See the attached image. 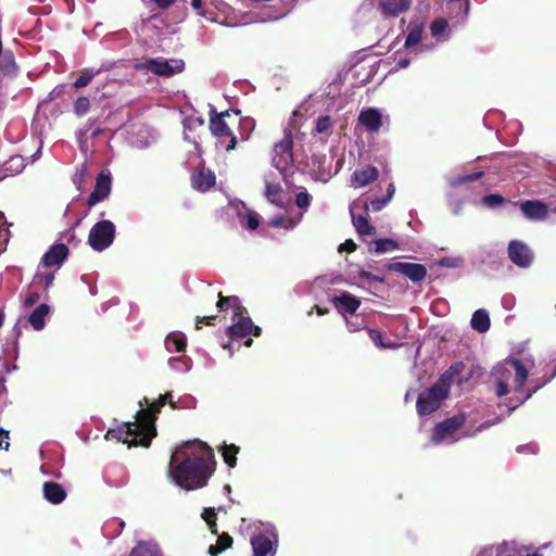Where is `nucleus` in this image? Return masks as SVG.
Segmentation results:
<instances>
[{
	"instance_id": "f257e3e1",
	"label": "nucleus",
	"mask_w": 556,
	"mask_h": 556,
	"mask_svg": "<svg viewBox=\"0 0 556 556\" xmlns=\"http://www.w3.org/2000/svg\"><path fill=\"white\" fill-rule=\"evenodd\" d=\"M534 368V358L531 354L508 356L498 362L491 371L490 383L497 397L508 396L505 406L508 413L515 410L529 400L540 387L525 390L530 371Z\"/></svg>"
},
{
	"instance_id": "f03ea898",
	"label": "nucleus",
	"mask_w": 556,
	"mask_h": 556,
	"mask_svg": "<svg viewBox=\"0 0 556 556\" xmlns=\"http://www.w3.org/2000/svg\"><path fill=\"white\" fill-rule=\"evenodd\" d=\"M213 471L214 454L206 443L198 440L187 442L172 454L169 477L182 489L204 486Z\"/></svg>"
},
{
	"instance_id": "7ed1b4c3",
	"label": "nucleus",
	"mask_w": 556,
	"mask_h": 556,
	"mask_svg": "<svg viewBox=\"0 0 556 556\" xmlns=\"http://www.w3.org/2000/svg\"><path fill=\"white\" fill-rule=\"evenodd\" d=\"M134 422H127L116 429H110L105 439H115L128 445L149 446L156 429L153 427L149 412H137Z\"/></svg>"
},
{
	"instance_id": "20e7f679",
	"label": "nucleus",
	"mask_w": 556,
	"mask_h": 556,
	"mask_svg": "<svg viewBox=\"0 0 556 556\" xmlns=\"http://www.w3.org/2000/svg\"><path fill=\"white\" fill-rule=\"evenodd\" d=\"M217 307L220 311H231L232 324L226 329V333L229 338L240 339L249 334H253L254 337L261 336L262 329L253 324L247 308L241 305L238 296L225 298L219 294Z\"/></svg>"
},
{
	"instance_id": "39448f33",
	"label": "nucleus",
	"mask_w": 556,
	"mask_h": 556,
	"mask_svg": "<svg viewBox=\"0 0 556 556\" xmlns=\"http://www.w3.org/2000/svg\"><path fill=\"white\" fill-rule=\"evenodd\" d=\"M458 374L457 366H451L437 382L419 393L416 408L419 416H429L438 410L443 401L447 399L454 377Z\"/></svg>"
},
{
	"instance_id": "423d86ee",
	"label": "nucleus",
	"mask_w": 556,
	"mask_h": 556,
	"mask_svg": "<svg viewBox=\"0 0 556 556\" xmlns=\"http://www.w3.org/2000/svg\"><path fill=\"white\" fill-rule=\"evenodd\" d=\"M253 556H275L279 544V534L271 522L254 521L248 527Z\"/></svg>"
},
{
	"instance_id": "0eeeda50",
	"label": "nucleus",
	"mask_w": 556,
	"mask_h": 556,
	"mask_svg": "<svg viewBox=\"0 0 556 556\" xmlns=\"http://www.w3.org/2000/svg\"><path fill=\"white\" fill-rule=\"evenodd\" d=\"M115 225L108 219L96 223L88 235V244L96 252L110 248L115 239Z\"/></svg>"
},
{
	"instance_id": "6e6552de",
	"label": "nucleus",
	"mask_w": 556,
	"mask_h": 556,
	"mask_svg": "<svg viewBox=\"0 0 556 556\" xmlns=\"http://www.w3.org/2000/svg\"><path fill=\"white\" fill-rule=\"evenodd\" d=\"M465 417L463 415H456L451 418L439 422L432 432V443L439 444H453L457 442L460 437L457 435V431L464 426Z\"/></svg>"
},
{
	"instance_id": "1a4fd4ad",
	"label": "nucleus",
	"mask_w": 556,
	"mask_h": 556,
	"mask_svg": "<svg viewBox=\"0 0 556 556\" xmlns=\"http://www.w3.org/2000/svg\"><path fill=\"white\" fill-rule=\"evenodd\" d=\"M136 68L139 71H149L157 76L170 77L184 71L185 62L181 59H147L137 63Z\"/></svg>"
},
{
	"instance_id": "9d476101",
	"label": "nucleus",
	"mask_w": 556,
	"mask_h": 556,
	"mask_svg": "<svg viewBox=\"0 0 556 556\" xmlns=\"http://www.w3.org/2000/svg\"><path fill=\"white\" fill-rule=\"evenodd\" d=\"M293 140L289 132H285L282 140L274 146L273 150V165L281 173L285 174L293 166Z\"/></svg>"
},
{
	"instance_id": "9b49d317",
	"label": "nucleus",
	"mask_w": 556,
	"mask_h": 556,
	"mask_svg": "<svg viewBox=\"0 0 556 556\" xmlns=\"http://www.w3.org/2000/svg\"><path fill=\"white\" fill-rule=\"evenodd\" d=\"M358 123L368 132H378L384 122H389V116L383 115L381 110L376 108L363 109L358 114Z\"/></svg>"
},
{
	"instance_id": "f8f14e48",
	"label": "nucleus",
	"mask_w": 556,
	"mask_h": 556,
	"mask_svg": "<svg viewBox=\"0 0 556 556\" xmlns=\"http://www.w3.org/2000/svg\"><path fill=\"white\" fill-rule=\"evenodd\" d=\"M509 260L521 268H527L533 261L531 250L521 241H511L508 245Z\"/></svg>"
},
{
	"instance_id": "ddd939ff",
	"label": "nucleus",
	"mask_w": 556,
	"mask_h": 556,
	"mask_svg": "<svg viewBox=\"0 0 556 556\" xmlns=\"http://www.w3.org/2000/svg\"><path fill=\"white\" fill-rule=\"evenodd\" d=\"M389 270L397 271L405 277L409 278L414 282H418L425 279L427 269L421 264L416 263H402L394 262L388 265Z\"/></svg>"
},
{
	"instance_id": "4468645a",
	"label": "nucleus",
	"mask_w": 556,
	"mask_h": 556,
	"mask_svg": "<svg viewBox=\"0 0 556 556\" xmlns=\"http://www.w3.org/2000/svg\"><path fill=\"white\" fill-rule=\"evenodd\" d=\"M112 179L110 174L100 173L96 180L93 191L90 193L87 204L89 207L94 206L97 203L105 200L111 192Z\"/></svg>"
},
{
	"instance_id": "2eb2a0df",
	"label": "nucleus",
	"mask_w": 556,
	"mask_h": 556,
	"mask_svg": "<svg viewBox=\"0 0 556 556\" xmlns=\"http://www.w3.org/2000/svg\"><path fill=\"white\" fill-rule=\"evenodd\" d=\"M68 248L63 243H55L43 254L41 264L46 267H60L67 258Z\"/></svg>"
},
{
	"instance_id": "dca6fc26",
	"label": "nucleus",
	"mask_w": 556,
	"mask_h": 556,
	"mask_svg": "<svg viewBox=\"0 0 556 556\" xmlns=\"http://www.w3.org/2000/svg\"><path fill=\"white\" fill-rule=\"evenodd\" d=\"M412 0H379L378 10L384 17H397L406 12Z\"/></svg>"
},
{
	"instance_id": "f3484780",
	"label": "nucleus",
	"mask_w": 556,
	"mask_h": 556,
	"mask_svg": "<svg viewBox=\"0 0 556 556\" xmlns=\"http://www.w3.org/2000/svg\"><path fill=\"white\" fill-rule=\"evenodd\" d=\"M228 115L229 111L218 114L216 109L213 105H210V129L215 137L231 136L232 131L224 121V117Z\"/></svg>"
},
{
	"instance_id": "a211bd4d",
	"label": "nucleus",
	"mask_w": 556,
	"mask_h": 556,
	"mask_svg": "<svg viewBox=\"0 0 556 556\" xmlns=\"http://www.w3.org/2000/svg\"><path fill=\"white\" fill-rule=\"evenodd\" d=\"M522 214L530 220H544L548 216L547 206L535 200H528L520 204Z\"/></svg>"
},
{
	"instance_id": "6ab92c4d",
	"label": "nucleus",
	"mask_w": 556,
	"mask_h": 556,
	"mask_svg": "<svg viewBox=\"0 0 556 556\" xmlns=\"http://www.w3.org/2000/svg\"><path fill=\"white\" fill-rule=\"evenodd\" d=\"M157 132L149 126H140L132 135L131 144L137 149H147L157 140Z\"/></svg>"
},
{
	"instance_id": "aec40b11",
	"label": "nucleus",
	"mask_w": 556,
	"mask_h": 556,
	"mask_svg": "<svg viewBox=\"0 0 556 556\" xmlns=\"http://www.w3.org/2000/svg\"><path fill=\"white\" fill-rule=\"evenodd\" d=\"M402 248V243L392 238L375 239L367 242L368 252L377 255L391 253Z\"/></svg>"
},
{
	"instance_id": "412c9836",
	"label": "nucleus",
	"mask_w": 556,
	"mask_h": 556,
	"mask_svg": "<svg viewBox=\"0 0 556 556\" xmlns=\"http://www.w3.org/2000/svg\"><path fill=\"white\" fill-rule=\"evenodd\" d=\"M96 119L89 118L87 123L76 131V138L80 150H87L88 139L97 138L103 134V129L99 126H94Z\"/></svg>"
},
{
	"instance_id": "4be33fe9",
	"label": "nucleus",
	"mask_w": 556,
	"mask_h": 556,
	"mask_svg": "<svg viewBox=\"0 0 556 556\" xmlns=\"http://www.w3.org/2000/svg\"><path fill=\"white\" fill-rule=\"evenodd\" d=\"M379 177V172L374 166L355 170L351 177V186L354 188H363L371 184Z\"/></svg>"
},
{
	"instance_id": "5701e85b",
	"label": "nucleus",
	"mask_w": 556,
	"mask_h": 556,
	"mask_svg": "<svg viewBox=\"0 0 556 556\" xmlns=\"http://www.w3.org/2000/svg\"><path fill=\"white\" fill-rule=\"evenodd\" d=\"M518 547L515 541H503L498 544L481 547L477 556H509Z\"/></svg>"
},
{
	"instance_id": "b1692460",
	"label": "nucleus",
	"mask_w": 556,
	"mask_h": 556,
	"mask_svg": "<svg viewBox=\"0 0 556 556\" xmlns=\"http://www.w3.org/2000/svg\"><path fill=\"white\" fill-rule=\"evenodd\" d=\"M215 174L210 169H200L192 174V187L199 191H206L215 185Z\"/></svg>"
},
{
	"instance_id": "393cba45",
	"label": "nucleus",
	"mask_w": 556,
	"mask_h": 556,
	"mask_svg": "<svg viewBox=\"0 0 556 556\" xmlns=\"http://www.w3.org/2000/svg\"><path fill=\"white\" fill-rule=\"evenodd\" d=\"M333 304L339 311L353 314L359 307L361 301L356 296L344 291L333 298Z\"/></svg>"
},
{
	"instance_id": "a878e982",
	"label": "nucleus",
	"mask_w": 556,
	"mask_h": 556,
	"mask_svg": "<svg viewBox=\"0 0 556 556\" xmlns=\"http://www.w3.org/2000/svg\"><path fill=\"white\" fill-rule=\"evenodd\" d=\"M172 397V392H166L162 395L157 402L150 403L147 397H143L139 402L140 409L138 412H149L153 427L155 428L154 421L160 413L161 408L167 403V400Z\"/></svg>"
},
{
	"instance_id": "bb28decb",
	"label": "nucleus",
	"mask_w": 556,
	"mask_h": 556,
	"mask_svg": "<svg viewBox=\"0 0 556 556\" xmlns=\"http://www.w3.org/2000/svg\"><path fill=\"white\" fill-rule=\"evenodd\" d=\"M42 492L45 498L53 505L61 504L66 497V492L63 486L55 482H45Z\"/></svg>"
},
{
	"instance_id": "cd10ccee",
	"label": "nucleus",
	"mask_w": 556,
	"mask_h": 556,
	"mask_svg": "<svg viewBox=\"0 0 556 556\" xmlns=\"http://www.w3.org/2000/svg\"><path fill=\"white\" fill-rule=\"evenodd\" d=\"M350 213L353 226L359 236L364 237L376 235V227L369 224L367 215H355L354 205L350 206Z\"/></svg>"
},
{
	"instance_id": "c85d7f7f",
	"label": "nucleus",
	"mask_w": 556,
	"mask_h": 556,
	"mask_svg": "<svg viewBox=\"0 0 556 556\" xmlns=\"http://www.w3.org/2000/svg\"><path fill=\"white\" fill-rule=\"evenodd\" d=\"M49 314L50 306L48 304H40L31 312L28 317V321L35 330H42L46 326V319Z\"/></svg>"
},
{
	"instance_id": "c756f323",
	"label": "nucleus",
	"mask_w": 556,
	"mask_h": 556,
	"mask_svg": "<svg viewBox=\"0 0 556 556\" xmlns=\"http://www.w3.org/2000/svg\"><path fill=\"white\" fill-rule=\"evenodd\" d=\"M431 36L437 42L447 41L451 37V28L445 18H437L430 25Z\"/></svg>"
},
{
	"instance_id": "7c9ffc66",
	"label": "nucleus",
	"mask_w": 556,
	"mask_h": 556,
	"mask_svg": "<svg viewBox=\"0 0 556 556\" xmlns=\"http://www.w3.org/2000/svg\"><path fill=\"white\" fill-rule=\"evenodd\" d=\"M164 343L169 353L182 352L187 346V338L180 331H173L166 337Z\"/></svg>"
},
{
	"instance_id": "2f4dec72",
	"label": "nucleus",
	"mask_w": 556,
	"mask_h": 556,
	"mask_svg": "<svg viewBox=\"0 0 556 556\" xmlns=\"http://www.w3.org/2000/svg\"><path fill=\"white\" fill-rule=\"evenodd\" d=\"M470 325L472 329L480 333L486 332L491 326L489 313L483 308L477 309L472 314Z\"/></svg>"
},
{
	"instance_id": "473e14b6",
	"label": "nucleus",
	"mask_w": 556,
	"mask_h": 556,
	"mask_svg": "<svg viewBox=\"0 0 556 556\" xmlns=\"http://www.w3.org/2000/svg\"><path fill=\"white\" fill-rule=\"evenodd\" d=\"M26 163L22 155L15 154L10 156L3 164L1 172H5L8 176H15L23 172Z\"/></svg>"
},
{
	"instance_id": "72a5a7b5",
	"label": "nucleus",
	"mask_w": 556,
	"mask_h": 556,
	"mask_svg": "<svg viewBox=\"0 0 556 556\" xmlns=\"http://www.w3.org/2000/svg\"><path fill=\"white\" fill-rule=\"evenodd\" d=\"M265 195L270 203L279 207H282L286 204L285 192L278 184L267 182Z\"/></svg>"
},
{
	"instance_id": "f704fd0d",
	"label": "nucleus",
	"mask_w": 556,
	"mask_h": 556,
	"mask_svg": "<svg viewBox=\"0 0 556 556\" xmlns=\"http://www.w3.org/2000/svg\"><path fill=\"white\" fill-rule=\"evenodd\" d=\"M129 556H162L160 548L154 542H139L131 551Z\"/></svg>"
},
{
	"instance_id": "c9c22d12",
	"label": "nucleus",
	"mask_w": 556,
	"mask_h": 556,
	"mask_svg": "<svg viewBox=\"0 0 556 556\" xmlns=\"http://www.w3.org/2000/svg\"><path fill=\"white\" fill-rule=\"evenodd\" d=\"M302 219V214L298 217H290L288 215H279L271 218L268 224L274 228H285L292 229L294 228Z\"/></svg>"
},
{
	"instance_id": "e433bc0d",
	"label": "nucleus",
	"mask_w": 556,
	"mask_h": 556,
	"mask_svg": "<svg viewBox=\"0 0 556 556\" xmlns=\"http://www.w3.org/2000/svg\"><path fill=\"white\" fill-rule=\"evenodd\" d=\"M167 363L172 370L179 374H186L192 367L191 358L186 355L169 357Z\"/></svg>"
},
{
	"instance_id": "4c0bfd02",
	"label": "nucleus",
	"mask_w": 556,
	"mask_h": 556,
	"mask_svg": "<svg viewBox=\"0 0 556 556\" xmlns=\"http://www.w3.org/2000/svg\"><path fill=\"white\" fill-rule=\"evenodd\" d=\"M124 527L125 522L123 520L118 518H112L105 521V523L102 527V532L108 539L112 540L115 536L119 535Z\"/></svg>"
},
{
	"instance_id": "58836bf2",
	"label": "nucleus",
	"mask_w": 556,
	"mask_h": 556,
	"mask_svg": "<svg viewBox=\"0 0 556 556\" xmlns=\"http://www.w3.org/2000/svg\"><path fill=\"white\" fill-rule=\"evenodd\" d=\"M16 71V64L14 55L10 51H4L0 54V74L3 76H10Z\"/></svg>"
},
{
	"instance_id": "ea45409f",
	"label": "nucleus",
	"mask_w": 556,
	"mask_h": 556,
	"mask_svg": "<svg viewBox=\"0 0 556 556\" xmlns=\"http://www.w3.org/2000/svg\"><path fill=\"white\" fill-rule=\"evenodd\" d=\"M422 38V27L418 24H410L408 26V34L405 40V48L412 50L416 47Z\"/></svg>"
},
{
	"instance_id": "a19ab883",
	"label": "nucleus",
	"mask_w": 556,
	"mask_h": 556,
	"mask_svg": "<svg viewBox=\"0 0 556 556\" xmlns=\"http://www.w3.org/2000/svg\"><path fill=\"white\" fill-rule=\"evenodd\" d=\"M232 538L228 533H223L218 536L216 544H212L208 547V554L211 556H218L225 549L231 547Z\"/></svg>"
},
{
	"instance_id": "79ce46f5",
	"label": "nucleus",
	"mask_w": 556,
	"mask_h": 556,
	"mask_svg": "<svg viewBox=\"0 0 556 556\" xmlns=\"http://www.w3.org/2000/svg\"><path fill=\"white\" fill-rule=\"evenodd\" d=\"M11 224L8 223L5 215L0 212V253L5 250V247L10 239V230L9 227Z\"/></svg>"
},
{
	"instance_id": "37998d69",
	"label": "nucleus",
	"mask_w": 556,
	"mask_h": 556,
	"mask_svg": "<svg viewBox=\"0 0 556 556\" xmlns=\"http://www.w3.org/2000/svg\"><path fill=\"white\" fill-rule=\"evenodd\" d=\"M368 336L371 339V341L375 343V345L380 349L394 350V349L399 348L397 343L384 342L381 331H379L377 329H368Z\"/></svg>"
},
{
	"instance_id": "c03bdc74",
	"label": "nucleus",
	"mask_w": 556,
	"mask_h": 556,
	"mask_svg": "<svg viewBox=\"0 0 556 556\" xmlns=\"http://www.w3.org/2000/svg\"><path fill=\"white\" fill-rule=\"evenodd\" d=\"M239 452V447H237L236 445L233 444H230V445H224L223 448H222V454H223V457H224V460L225 463L229 466V467H235L236 464H237V453Z\"/></svg>"
},
{
	"instance_id": "a18cd8bd",
	"label": "nucleus",
	"mask_w": 556,
	"mask_h": 556,
	"mask_svg": "<svg viewBox=\"0 0 556 556\" xmlns=\"http://www.w3.org/2000/svg\"><path fill=\"white\" fill-rule=\"evenodd\" d=\"M332 125L333 123L330 116H320L316 119L315 131L329 136L332 129Z\"/></svg>"
},
{
	"instance_id": "49530a36",
	"label": "nucleus",
	"mask_w": 556,
	"mask_h": 556,
	"mask_svg": "<svg viewBox=\"0 0 556 556\" xmlns=\"http://www.w3.org/2000/svg\"><path fill=\"white\" fill-rule=\"evenodd\" d=\"M239 128L242 140H248L255 128V121L252 117H242L239 123Z\"/></svg>"
},
{
	"instance_id": "de8ad7c7",
	"label": "nucleus",
	"mask_w": 556,
	"mask_h": 556,
	"mask_svg": "<svg viewBox=\"0 0 556 556\" xmlns=\"http://www.w3.org/2000/svg\"><path fill=\"white\" fill-rule=\"evenodd\" d=\"M100 73V70H85L81 75L74 81L73 86L76 89L84 88L89 85L92 78Z\"/></svg>"
},
{
	"instance_id": "09e8293b",
	"label": "nucleus",
	"mask_w": 556,
	"mask_h": 556,
	"mask_svg": "<svg viewBox=\"0 0 556 556\" xmlns=\"http://www.w3.org/2000/svg\"><path fill=\"white\" fill-rule=\"evenodd\" d=\"M168 404L172 408H194L195 407V399L192 396L180 397L177 401L173 400V396L167 400Z\"/></svg>"
},
{
	"instance_id": "8fccbe9b",
	"label": "nucleus",
	"mask_w": 556,
	"mask_h": 556,
	"mask_svg": "<svg viewBox=\"0 0 556 556\" xmlns=\"http://www.w3.org/2000/svg\"><path fill=\"white\" fill-rule=\"evenodd\" d=\"M90 110V100L87 97H79L73 105L74 113L81 117L86 115Z\"/></svg>"
},
{
	"instance_id": "3c124183",
	"label": "nucleus",
	"mask_w": 556,
	"mask_h": 556,
	"mask_svg": "<svg viewBox=\"0 0 556 556\" xmlns=\"http://www.w3.org/2000/svg\"><path fill=\"white\" fill-rule=\"evenodd\" d=\"M311 201H312V197L306 190L300 191L296 194L295 203H296V206L302 211L301 212L302 215L309 207Z\"/></svg>"
},
{
	"instance_id": "603ef678",
	"label": "nucleus",
	"mask_w": 556,
	"mask_h": 556,
	"mask_svg": "<svg viewBox=\"0 0 556 556\" xmlns=\"http://www.w3.org/2000/svg\"><path fill=\"white\" fill-rule=\"evenodd\" d=\"M438 264L446 268H460L464 260L460 256H445L438 261Z\"/></svg>"
},
{
	"instance_id": "864d4df0",
	"label": "nucleus",
	"mask_w": 556,
	"mask_h": 556,
	"mask_svg": "<svg viewBox=\"0 0 556 556\" xmlns=\"http://www.w3.org/2000/svg\"><path fill=\"white\" fill-rule=\"evenodd\" d=\"M54 281L53 273H40L38 271L34 277V283L43 286L46 289L50 288Z\"/></svg>"
},
{
	"instance_id": "5fc2aeb1",
	"label": "nucleus",
	"mask_w": 556,
	"mask_h": 556,
	"mask_svg": "<svg viewBox=\"0 0 556 556\" xmlns=\"http://www.w3.org/2000/svg\"><path fill=\"white\" fill-rule=\"evenodd\" d=\"M203 125H204V118L202 116H188L184 119L185 132H187V130H192L195 127H200ZM185 138L189 139L187 134H185Z\"/></svg>"
},
{
	"instance_id": "6e6d98bb",
	"label": "nucleus",
	"mask_w": 556,
	"mask_h": 556,
	"mask_svg": "<svg viewBox=\"0 0 556 556\" xmlns=\"http://www.w3.org/2000/svg\"><path fill=\"white\" fill-rule=\"evenodd\" d=\"M203 519L207 522L210 530L212 533H217V526H216V514L214 508H205L202 514Z\"/></svg>"
},
{
	"instance_id": "4d7b16f0",
	"label": "nucleus",
	"mask_w": 556,
	"mask_h": 556,
	"mask_svg": "<svg viewBox=\"0 0 556 556\" xmlns=\"http://www.w3.org/2000/svg\"><path fill=\"white\" fill-rule=\"evenodd\" d=\"M481 202L484 206L494 208L504 203V198L500 194H489L483 197Z\"/></svg>"
},
{
	"instance_id": "13d9d810",
	"label": "nucleus",
	"mask_w": 556,
	"mask_h": 556,
	"mask_svg": "<svg viewBox=\"0 0 556 556\" xmlns=\"http://www.w3.org/2000/svg\"><path fill=\"white\" fill-rule=\"evenodd\" d=\"M452 4V10H457V13H462L466 16L469 12V0H448Z\"/></svg>"
},
{
	"instance_id": "bf43d9fd",
	"label": "nucleus",
	"mask_w": 556,
	"mask_h": 556,
	"mask_svg": "<svg viewBox=\"0 0 556 556\" xmlns=\"http://www.w3.org/2000/svg\"><path fill=\"white\" fill-rule=\"evenodd\" d=\"M86 175H87L86 165H81L80 167L76 168V172L73 176V182L76 185L78 190L83 189L84 178Z\"/></svg>"
},
{
	"instance_id": "052dcab7",
	"label": "nucleus",
	"mask_w": 556,
	"mask_h": 556,
	"mask_svg": "<svg viewBox=\"0 0 556 556\" xmlns=\"http://www.w3.org/2000/svg\"><path fill=\"white\" fill-rule=\"evenodd\" d=\"M483 175L482 172H476V173H472V174H468V175H464V176H459V177H456L455 179H453L451 181L452 185H460V184H464L466 181H470V180H477L479 179L481 176Z\"/></svg>"
},
{
	"instance_id": "680f3d73",
	"label": "nucleus",
	"mask_w": 556,
	"mask_h": 556,
	"mask_svg": "<svg viewBox=\"0 0 556 556\" xmlns=\"http://www.w3.org/2000/svg\"><path fill=\"white\" fill-rule=\"evenodd\" d=\"M243 226L249 230H254L258 227L257 214L250 212Z\"/></svg>"
},
{
	"instance_id": "e2e57ef3",
	"label": "nucleus",
	"mask_w": 556,
	"mask_h": 556,
	"mask_svg": "<svg viewBox=\"0 0 556 556\" xmlns=\"http://www.w3.org/2000/svg\"><path fill=\"white\" fill-rule=\"evenodd\" d=\"M10 431L0 428V448L8 451L10 447Z\"/></svg>"
},
{
	"instance_id": "0e129e2a",
	"label": "nucleus",
	"mask_w": 556,
	"mask_h": 556,
	"mask_svg": "<svg viewBox=\"0 0 556 556\" xmlns=\"http://www.w3.org/2000/svg\"><path fill=\"white\" fill-rule=\"evenodd\" d=\"M390 202V198L375 199L371 200L370 206L374 212L381 211L388 203Z\"/></svg>"
},
{
	"instance_id": "69168bd1",
	"label": "nucleus",
	"mask_w": 556,
	"mask_h": 556,
	"mask_svg": "<svg viewBox=\"0 0 556 556\" xmlns=\"http://www.w3.org/2000/svg\"><path fill=\"white\" fill-rule=\"evenodd\" d=\"M358 277H359L361 279H365V280H367V281H369V282H371V281H375V282H382V281H383V278H382V277L376 276V275H374V274H371V273H369V271H366V270H364V269H359V270H358Z\"/></svg>"
},
{
	"instance_id": "338daca9",
	"label": "nucleus",
	"mask_w": 556,
	"mask_h": 556,
	"mask_svg": "<svg viewBox=\"0 0 556 556\" xmlns=\"http://www.w3.org/2000/svg\"><path fill=\"white\" fill-rule=\"evenodd\" d=\"M346 327L351 332H356L364 328V324L358 318H355V320L346 318Z\"/></svg>"
},
{
	"instance_id": "774afa93",
	"label": "nucleus",
	"mask_w": 556,
	"mask_h": 556,
	"mask_svg": "<svg viewBox=\"0 0 556 556\" xmlns=\"http://www.w3.org/2000/svg\"><path fill=\"white\" fill-rule=\"evenodd\" d=\"M38 300H39V294L36 292H30L25 298L24 305L26 307H30V306L35 305L38 302Z\"/></svg>"
}]
</instances>
